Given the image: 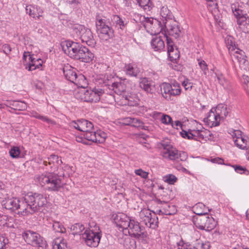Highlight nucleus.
<instances>
[{
	"label": "nucleus",
	"mask_w": 249,
	"mask_h": 249,
	"mask_svg": "<svg viewBox=\"0 0 249 249\" xmlns=\"http://www.w3.org/2000/svg\"><path fill=\"white\" fill-rule=\"evenodd\" d=\"M133 121V118L127 117L124 119V123L126 125H132V122Z\"/></svg>",
	"instance_id": "0e129e2a"
},
{
	"label": "nucleus",
	"mask_w": 249,
	"mask_h": 249,
	"mask_svg": "<svg viewBox=\"0 0 249 249\" xmlns=\"http://www.w3.org/2000/svg\"><path fill=\"white\" fill-rule=\"evenodd\" d=\"M213 110L220 120L224 119L228 113L227 106L223 104H219L215 108H213Z\"/></svg>",
	"instance_id": "c85d7f7f"
},
{
	"label": "nucleus",
	"mask_w": 249,
	"mask_h": 249,
	"mask_svg": "<svg viewBox=\"0 0 249 249\" xmlns=\"http://www.w3.org/2000/svg\"><path fill=\"white\" fill-rule=\"evenodd\" d=\"M26 10L27 13L35 19H40L42 17L43 11L39 7L30 5L26 6Z\"/></svg>",
	"instance_id": "6ab92c4d"
},
{
	"label": "nucleus",
	"mask_w": 249,
	"mask_h": 249,
	"mask_svg": "<svg viewBox=\"0 0 249 249\" xmlns=\"http://www.w3.org/2000/svg\"><path fill=\"white\" fill-rule=\"evenodd\" d=\"M203 120L211 127L218 125L220 121L218 116L214 113L213 108L210 111L207 117Z\"/></svg>",
	"instance_id": "dca6fc26"
},
{
	"label": "nucleus",
	"mask_w": 249,
	"mask_h": 249,
	"mask_svg": "<svg viewBox=\"0 0 249 249\" xmlns=\"http://www.w3.org/2000/svg\"><path fill=\"white\" fill-rule=\"evenodd\" d=\"M12 105L15 110H24L27 108L26 104L21 101H15L13 102Z\"/></svg>",
	"instance_id": "4c0bfd02"
},
{
	"label": "nucleus",
	"mask_w": 249,
	"mask_h": 249,
	"mask_svg": "<svg viewBox=\"0 0 249 249\" xmlns=\"http://www.w3.org/2000/svg\"><path fill=\"white\" fill-rule=\"evenodd\" d=\"M8 241V239L4 236L0 234V249H2L6 245Z\"/></svg>",
	"instance_id": "4d7b16f0"
},
{
	"label": "nucleus",
	"mask_w": 249,
	"mask_h": 249,
	"mask_svg": "<svg viewBox=\"0 0 249 249\" xmlns=\"http://www.w3.org/2000/svg\"><path fill=\"white\" fill-rule=\"evenodd\" d=\"M20 153V150L18 147H13L9 151V154L13 158H18Z\"/></svg>",
	"instance_id": "8fccbe9b"
},
{
	"label": "nucleus",
	"mask_w": 249,
	"mask_h": 249,
	"mask_svg": "<svg viewBox=\"0 0 249 249\" xmlns=\"http://www.w3.org/2000/svg\"><path fill=\"white\" fill-rule=\"evenodd\" d=\"M124 70L126 74L134 77H136L140 72L139 68L135 64H129L125 65Z\"/></svg>",
	"instance_id": "cd10ccee"
},
{
	"label": "nucleus",
	"mask_w": 249,
	"mask_h": 249,
	"mask_svg": "<svg viewBox=\"0 0 249 249\" xmlns=\"http://www.w3.org/2000/svg\"><path fill=\"white\" fill-rule=\"evenodd\" d=\"M53 228L56 232L64 233L66 232V229L61 223L55 221L53 225Z\"/></svg>",
	"instance_id": "37998d69"
},
{
	"label": "nucleus",
	"mask_w": 249,
	"mask_h": 249,
	"mask_svg": "<svg viewBox=\"0 0 249 249\" xmlns=\"http://www.w3.org/2000/svg\"><path fill=\"white\" fill-rule=\"evenodd\" d=\"M140 87L147 93H152L153 92L152 82L146 78H143L141 79Z\"/></svg>",
	"instance_id": "2f4dec72"
},
{
	"label": "nucleus",
	"mask_w": 249,
	"mask_h": 249,
	"mask_svg": "<svg viewBox=\"0 0 249 249\" xmlns=\"http://www.w3.org/2000/svg\"><path fill=\"white\" fill-rule=\"evenodd\" d=\"M155 213V212L153 213L154 217H153L151 213L149 212H147L146 215H144L142 217L143 222L147 227L152 229H155L157 227L158 218L157 216L156 218L155 217L156 216Z\"/></svg>",
	"instance_id": "f3484780"
},
{
	"label": "nucleus",
	"mask_w": 249,
	"mask_h": 249,
	"mask_svg": "<svg viewBox=\"0 0 249 249\" xmlns=\"http://www.w3.org/2000/svg\"><path fill=\"white\" fill-rule=\"evenodd\" d=\"M101 237L100 232H93L90 230H86L82 234V238L86 245L91 247H96L98 246Z\"/></svg>",
	"instance_id": "1a4fd4ad"
},
{
	"label": "nucleus",
	"mask_w": 249,
	"mask_h": 249,
	"mask_svg": "<svg viewBox=\"0 0 249 249\" xmlns=\"http://www.w3.org/2000/svg\"><path fill=\"white\" fill-rule=\"evenodd\" d=\"M112 20L116 23V27L122 29V27L124 26V21L118 16L114 15Z\"/></svg>",
	"instance_id": "de8ad7c7"
},
{
	"label": "nucleus",
	"mask_w": 249,
	"mask_h": 249,
	"mask_svg": "<svg viewBox=\"0 0 249 249\" xmlns=\"http://www.w3.org/2000/svg\"><path fill=\"white\" fill-rule=\"evenodd\" d=\"M242 82L244 84L246 85V87H244V89L249 92V85L248 84L249 83V77L247 75H243L242 79Z\"/></svg>",
	"instance_id": "6e6d98bb"
},
{
	"label": "nucleus",
	"mask_w": 249,
	"mask_h": 249,
	"mask_svg": "<svg viewBox=\"0 0 249 249\" xmlns=\"http://www.w3.org/2000/svg\"><path fill=\"white\" fill-rule=\"evenodd\" d=\"M79 53H77L74 57V59L80 60V61L88 63L92 61L94 57L93 54L85 46L82 47Z\"/></svg>",
	"instance_id": "2eb2a0df"
},
{
	"label": "nucleus",
	"mask_w": 249,
	"mask_h": 249,
	"mask_svg": "<svg viewBox=\"0 0 249 249\" xmlns=\"http://www.w3.org/2000/svg\"><path fill=\"white\" fill-rule=\"evenodd\" d=\"M73 33L79 36L83 43L90 47H94L95 41L93 39L92 33L90 29L83 26L78 25L73 28Z\"/></svg>",
	"instance_id": "39448f33"
},
{
	"label": "nucleus",
	"mask_w": 249,
	"mask_h": 249,
	"mask_svg": "<svg viewBox=\"0 0 249 249\" xmlns=\"http://www.w3.org/2000/svg\"><path fill=\"white\" fill-rule=\"evenodd\" d=\"M3 207L12 211H18L17 214L21 216H24L23 198L20 200L16 197H7L1 201Z\"/></svg>",
	"instance_id": "20e7f679"
},
{
	"label": "nucleus",
	"mask_w": 249,
	"mask_h": 249,
	"mask_svg": "<svg viewBox=\"0 0 249 249\" xmlns=\"http://www.w3.org/2000/svg\"><path fill=\"white\" fill-rule=\"evenodd\" d=\"M2 50L3 52L6 54H9L11 51L10 46L8 44L3 45L2 46Z\"/></svg>",
	"instance_id": "052dcab7"
},
{
	"label": "nucleus",
	"mask_w": 249,
	"mask_h": 249,
	"mask_svg": "<svg viewBox=\"0 0 249 249\" xmlns=\"http://www.w3.org/2000/svg\"><path fill=\"white\" fill-rule=\"evenodd\" d=\"M33 55L29 54V64L27 67H26V69L29 71H33L38 68L39 66L42 65L43 61L40 58L36 59L33 57Z\"/></svg>",
	"instance_id": "a878e982"
},
{
	"label": "nucleus",
	"mask_w": 249,
	"mask_h": 249,
	"mask_svg": "<svg viewBox=\"0 0 249 249\" xmlns=\"http://www.w3.org/2000/svg\"><path fill=\"white\" fill-rule=\"evenodd\" d=\"M139 5L143 7L144 10L150 11L152 8V4L150 0H136Z\"/></svg>",
	"instance_id": "58836bf2"
},
{
	"label": "nucleus",
	"mask_w": 249,
	"mask_h": 249,
	"mask_svg": "<svg viewBox=\"0 0 249 249\" xmlns=\"http://www.w3.org/2000/svg\"><path fill=\"white\" fill-rule=\"evenodd\" d=\"M62 161L61 159L54 155H52L51 156L48 158V160H44L43 164L45 166L47 165V163H48L50 165V167L52 168L53 166L55 167V168H57L59 165H60Z\"/></svg>",
	"instance_id": "393cba45"
},
{
	"label": "nucleus",
	"mask_w": 249,
	"mask_h": 249,
	"mask_svg": "<svg viewBox=\"0 0 249 249\" xmlns=\"http://www.w3.org/2000/svg\"><path fill=\"white\" fill-rule=\"evenodd\" d=\"M198 65L201 69V70L203 71V74L205 75L206 78H209L211 76L210 71L208 70V65L205 61L201 59H198Z\"/></svg>",
	"instance_id": "72a5a7b5"
},
{
	"label": "nucleus",
	"mask_w": 249,
	"mask_h": 249,
	"mask_svg": "<svg viewBox=\"0 0 249 249\" xmlns=\"http://www.w3.org/2000/svg\"><path fill=\"white\" fill-rule=\"evenodd\" d=\"M201 248L202 249H209L210 248V245L208 243H201Z\"/></svg>",
	"instance_id": "774afa93"
},
{
	"label": "nucleus",
	"mask_w": 249,
	"mask_h": 249,
	"mask_svg": "<svg viewBox=\"0 0 249 249\" xmlns=\"http://www.w3.org/2000/svg\"><path fill=\"white\" fill-rule=\"evenodd\" d=\"M73 83L78 87L81 88L82 89H85L88 84L86 78L82 74L77 75L76 79L74 80Z\"/></svg>",
	"instance_id": "473e14b6"
},
{
	"label": "nucleus",
	"mask_w": 249,
	"mask_h": 249,
	"mask_svg": "<svg viewBox=\"0 0 249 249\" xmlns=\"http://www.w3.org/2000/svg\"><path fill=\"white\" fill-rule=\"evenodd\" d=\"M79 43L71 40H66L61 43V47L64 52L70 57L74 59L76 54V49L79 47Z\"/></svg>",
	"instance_id": "f8f14e48"
},
{
	"label": "nucleus",
	"mask_w": 249,
	"mask_h": 249,
	"mask_svg": "<svg viewBox=\"0 0 249 249\" xmlns=\"http://www.w3.org/2000/svg\"><path fill=\"white\" fill-rule=\"evenodd\" d=\"M177 180V178L173 175L170 174L164 178V180L170 184H174Z\"/></svg>",
	"instance_id": "09e8293b"
},
{
	"label": "nucleus",
	"mask_w": 249,
	"mask_h": 249,
	"mask_svg": "<svg viewBox=\"0 0 249 249\" xmlns=\"http://www.w3.org/2000/svg\"><path fill=\"white\" fill-rule=\"evenodd\" d=\"M111 88H112V90H114V92L117 94L121 95L124 91V85L121 83H112Z\"/></svg>",
	"instance_id": "c9c22d12"
},
{
	"label": "nucleus",
	"mask_w": 249,
	"mask_h": 249,
	"mask_svg": "<svg viewBox=\"0 0 249 249\" xmlns=\"http://www.w3.org/2000/svg\"><path fill=\"white\" fill-rule=\"evenodd\" d=\"M162 156L170 160L185 161L187 159V153L184 152L178 151L175 148L166 149L162 151Z\"/></svg>",
	"instance_id": "6e6552de"
},
{
	"label": "nucleus",
	"mask_w": 249,
	"mask_h": 249,
	"mask_svg": "<svg viewBox=\"0 0 249 249\" xmlns=\"http://www.w3.org/2000/svg\"><path fill=\"white\" fill-rule=\"evenodd\" d=\"M107 137V134L101 130L96 132L92 130L90 133H86V139L88 141L100 143H103Z\"/></svg>",
	"instance_id": "ddd939ff"
},
{
	"label": "nucleus",
	"mask_w": 249,
	"mask_h": 249,
	"mask_svg": "<svg viewBox=\"0 0 249 249\" xmlns=\"http://www.w3.org/2000/svg\"><path fill=\"white\" fill-rule=\"evenodd\" d=\"M151 46L155 51L162 50L164 47V42L160 36L156 35L153 37L151 42Z\"/></svg>",
	"instance_id": "4be33fe9"
},
{
	"label": "nucleus",
	"mask_w": 249,
	"mask_h": 249,
	"mask_svg": "<svg viewBox=\"0 0 249 249\" xmlns=\"http://www.w3.org/2000/svg\"><path fill=\"white\" fill-rule=\"evenodd\" d=\"M67 2L70 4L77 5L80 2L79 0H67Z\"/></svg>",
	"instance_id": "69168bd1"
},
{
	"label": "nucleus",
	"mask_w": 249,
	"mask_h": 249,
	"mask_svg": "<svg viewBox=\"0 0 249 249\" xmlns=\"http://www.w3.org/2000/svg\"><path fill=\"white\" fill-rule=\"evenodd\" d=\"M63 73L65 78L72 83L76 79L77 75L76 70L70 66H65L63 68Z\"/></svg>",
	"instance_id": "5701e85b"
},
{
	"label": "nucleus",
	"mask_w": 249,
	"mask_h": 249,
	"mask_svg": "<svg viewBox=\"0 0 249 249\" xmlns=\"http://www.w3.org/2000/svg\"><path fill=\"white\" fill-rule=\"evenodd\" d=\"M165 26L167 28V31L170 36H173L176 38L180 36L181 31L177 24L175 23L170 24L168 25L167 27V23H166Z\"/></svg>",
	"instance_id": "bb28decb"
},
{
	"label": "nucleus",
	"mask_w": 249,
	"mask_h": 249,
	"mask_svg": "<svg viewBox=\"0 0 249 249\" xmlns=\"http://www.w3.org/2000/svg\"><path fill=\"white\" fill-rule=\"evenodd\" d=\"M207 133L208 132L206 130H194L195 140L199 141L201 139H203L205 137H206Z\"/></svg>",
	"instance_id": "a19ab883"
},
{
	"label": "nucleus",
	"mask_w": 249,
	"mask_h": 249,
	"mask_svg": "<svg viewBox=\"0 0 249 249\" xmlns=\"http://www.w3.org/2000/svg\"><path fill=\"white\" fill-rule=\"evenodd\" d=\"M61 176L52 173L46 172L36 177V181L42 186L47 185L49 190L58 191L63 187V183Z\"/></svg>",
	"instance_id": "f03ea898"
},
{
	"label": "nucleus",
	"mask_w": 249,
	"mask_h": 249,
	"mask_svg": "<svg viewBox=\"0 0 249 249\" xmlns=\"http://www.w3.org/2000/svg\"><path fill=\"white\" fill-rule=\"evenodd\" d=\"M211 161L213 163H216L218 164H222L223 163V160L219 158H213L211 159Z\"/></svg>",
	"instance_id": "680f3d73"
},
{
	"label": "nucleus",
	"mask_w": 249,
	"mask_h": 249,
	"mask_svg": "<svg viewBox=\"0 0 249 249\" xmlns=\"http://www.w3.org/2000/svg\"><path fill=\"white\" fill-rule=\"evenodd\" d=\"M194 224L199 229L208 231L213 229L216 225L214 219L208 214L197 217L194 221Z\"/></svg>",
	"instance_id": "423d86ee"
},
{
	"label": "nucleus",
	"mask_w": 249,
	"mask_h": 249,
	"mask_svg": "<svg viewBox=\"0 0 249 249\" xmlns=\"http://www.w3.org/2000/svg\"><path fill=\"white\" fill-rule=\"evenodd\" d=\"M167 41V52L169 56L174 59L178 58L179 55L177 49L174 48V46L172 40L167 36H164Z\"/></svg>",
	"instance_id": "aec40b11"
},
{
	"label": "nucleus",
	"mask_w": 249,
	"mask_h": 249,
	"mask_svg": "<svg viewBox=\"0 0 249 249\" xmlns=\"http://www.w3.org/2000/svg\"><path fill=\"white\" fill-rule=\"evenodd\" d=\"M31 114L33 117L39 119L42 121L45 122L47 123L49 125H53L56 124V123L54 121L49 119L47 116L40 115L36 111H33L31 113Z\"/></svg>",
	"instance_id": "f704fd0d"
},
{
	"label": "nucleus",
	"mask_w": 249,
	"mask_h": 249,
	"mask_svg": "<svg viewBox=\"0 0 249 249\" xmlns=\"http://www.w3.org/2000/svg\"><path fill=\"white\" fill-rule=\"evenodd\" d=\"M132 126L141 128L142 129L146 130L147 126L143 125V123L140 120L137 118H133V121L132 122Z\"/></svg>",
	"instance_id": "a18cd8bd"
},
{
	"label": "nucleus",
	"mask_w": 249,
	"mask_h": 249,
	"mask_svg": "<svg viewBox=\"0 0 249 249\" xmlns=\"http://www.w3.org/2000/svg\"><path fill=\"white\" fill-rule=\"evenodd\" d=\"M237 22L240 28L243 32H246L249 30V20L246 13L242 14L240 17L238 18Z\"/></svg>",
	"instance_id": "b1692460"
},
{
	"label": "nucleus",
	"mask_w": 249,
	"mask_h": 249,
	"mask_svg": "<svg viewBox=\"0 0 249 249\" xmlns=\"http://www.w3.org/2000/svg\"><path fill=\"white\" fill-rule=\"evenodd\" d=\"M143 18L144 19L146 24L153 25L154 24V19L151 18H145L143 17Z\"/></svg>",
	"instance_id": "e2e57ef3"
},
{
	"label": "nucleus",
	"mask_w": 249,
	"mask_h": 249,
	"mask_svg": "<svg viewBox=\"0 0 249 249\" xmlns=\"http://www.w3.org/2000/svg\"><path fill=\"white\" fill-rule=\"evenodd\" d=\"M47 201L42 194L28 193L23 197L24 216L32 214L36 212H42V208L47 204Z\"/></svg>",
	"instance_id": "f257e3e1"
},
{
	"label": "nucleus",
	"mask_w": 249,
	"mask_h": 249,
	"mask_svg": "<svg viewBox=\"0 0 249 249\" xmlns=\"http://www.w3.org/2000/svg\"><path fill=\"white\" fill-rule=\"evenodd\" d=\"M182 86L185 90H191L193 87V84L188 79H185L182 83Z\"/></svg>",
	"instance_id": "603ef678"
},
{
	"label": "nucleus",
	"mask_w": 249,
	"mask_h": 249,
	"mask_svg": "<svg viewBox=\"0 0 249 249\" xmlns=\"http://www.w3.org/2000/svg\"><path fill=\"white\" fill-rule=\"evenodd\" d=\"M127 232L130 236L138 238L141 237V236H143L144 234L142 228L140 226L137 221L133 219H132L130 222Z\"/></svg>",
	"instance_id": "4468645a"
},
{
	"label": "nucleus",
	"mask_w": 249,
	"mask_h": 249,
	"mask_svg": "<svg viewBox=\"0 0 249 249\" xmlns=\"http://www.w3.org/2000/svg\"><path fill=\"white\" fill-rule=\"evenodd\" d=\"M135 173L137 175H138L143 178L146 179L148 178V173L141 169L135 170Z\"/></svg>",
	"instance_id": "5fc2aeb1"
},
{
	"label": "nucleus",
	"mask_w": 249,
	"mask_h": 249,
	"mask_svg": "<svg viewBox=\"0 0 249 249\" xmlns=\"http://www.w3.org/2000/svg\"><path fill=\"white\" fill-rule=\"evenodd\" d=\"M172 118L170 116L166 114H162L161 118V122L164 124H171Z\"/></svg>",
	"instance_id": "864d4df0"
},
{
	"label": "nucleus",
	"mask_w": 249,
	"mask_h": 249,
	"mask_svg": "<svg viewBox=\"0 0 249 249\" xmlns=\"http://www.w3.org/2000/svg\"><path fill=\"white\" fill-rule=\"evenodd\" d=\"M178 249H198L194 246L188 243H184L183 241L179 242L177 245Z\"/></svg>",
	"instance_id": "c03bdc74"
},
{
	"label": "nucleus",
	"mask_w": 249,
	"mask_h": 249,
	"mask_svg": "<svg viewBox=\"0 0 249 249\" xmlns=\"http://www.w3.org/2000/svg\"><path fill=\"white\" fill-rule=\"evenodd\" d=\"M22 236L25 242L34 247H40L42 244V239L40 235L33 231H28L24 232Z\"/></svg>",
	"instance_id": "9b49d317"
},
{
	"label": "nucleus",
	"mask_w": 249,
	"mask_h": 249,
	"mask_svg": "<svg viewBox=\"0 0 249 249\" xmlns=\"http://www.w3.org/2000/svg\"><path fill=\"white\" fill-rule=\"evenodd\" d=\"M189 132V131H186L182 129V131L180 132V134L183 138H187Z\"/></svg>",
	"instance_id": "338daca9"
},
{
	"label": "nucleus",
	"mask_w": 249,
	"mask_h": 249,
	"mask_svg": "<svg viewBox=\"0 0 249 249\" xmlns=\"http://www.w3.org/2000/svg\"><path fill=\"white\" fill-rule=\"evenodd\" d=\"M111 25L110 20L109 18L106 17H101L97 16L96 17V26L97 30H100V27L104 28L106 26H110Z\"/></svg>",
	"instance_id": "c756f323"
},
{
	"label": "nucleus",
	"mask_w": 249,
	"mask_h": 249,
	"mask_svg": "<svg viewBox=\"0 0 249 249\" xmlns=\"http://www.w3.org/2000/svg\"><path fill=\"white\" fill-rule=\"evenodd\" d=\"M211 76L208 79L209 80H216L218 83L223 87L225 89L228 88L229 82L225 78L223 74L214 72L213 70H210Z\"/></svg>",
	"instance_id": "a211bd4d"
},
{
	"label": "nucleus",
	"mask_w": 249,
	"mask_h": 249,
	"mask_svg": "<svg viewBox=\"0 0 249 249\" xmlns=\"http://www.w3.org/2000/svg\"><path fill=\"white\" fill-rule=\"evenodd\" d=\"M160 90L164 98L169 100L171 99V95H179L181 92V88L179 84L177 82H174L172 84L164 83L161 85Z\"/></svg>",
	"instance_id": "0eeeda50"
},
{
	"label": "nucleus",
	"mask_w": 249,
	"mask_h": 249,
	"mask_svg": "<svg viewBox=\"0 0 249 249\" xmlns=\"http://www.w3.org/2000/svg\"><path fill=\"white\" fill-rule=\"evenodd\" d=\"M232 167L234 168V170L239 174L244 173L245 175L249 174V171L247 170L246 168H244L240 165H233Z\"/></svg>",
	"instance_id": "3c124183"
},
{
	"label": "nucleus",
	"mask_w": 249,
	"mask_h": 249,
	"mask_svg": "<svg viewBox=\"0 0 249 249\" xmlns=\"http://www.w3.org/2000/svg\"><path fill=\"white\" fill-rule=\"evenodd\" d=\"M66 244L63 240L57 239L54 240L53 245V249H66Z\"/></svg>",
	"instance_id": "79ce46f5"
},
{
	"label": "nucleus",
	"mask_w": 249,
	"mask_h": 249,
	"mask_svg": "<svg viewBox=\"0 0 249 249\" xmlns=\"http://www.w3.org/2000/svg\"><path fill=\"white\" fill-rule=\"evenodd\" d=\"M99 36L102 40H107L111 38L113 35V30L110 26H106V27L102 28L100 27V30H97Z\"/></svg>",
	"instance_id": "412c9836"
},
{
	"label": "nucleus",
	"mask_w": 249,
	"mask_h": 249,
	"mask_svg": "<svg viewBox=\"0 0 249 249\" xmlns=\"http://www.w3.org/2000/svg\"><path fill=\"white\" fill-rule=\"evenodd\" d=\"M194 213L199 216L207 214L210 210L202 203H198L193 207Z\"/></svg>",
	"instance_id": "7c9ffc66"
},
{
	"label": "nucleus",
	"mask_w": 249,
	"mask_h": 249,
	"mask_svg": "<svg viewBox=\"0 0 249 249\" xmlns=\"http://www.w3.org/2000/svg\"><path fill=\"white\" fill-rule=\"evenodd\" d=\"M71 126L80 131L83 132L86 139V133H90L93 129V125L90 122L85 119H80L71 123Z\"/></svg>",
	"instance_id": "9d476101"
},
{
	"label": "nucleus",
	"mask_w": 249,
	"mask_h": 249,
	"mask_svg": "<svg viewBox=\"0 0 249 249\" xmlns=\"http://www.w3.org/2000/svg\"><path fill=\"white\" fill-rule=\"evenodd\" d=\"M70 229L72 231L73 234H80L84 230L85 227L83 225L80 223H76L72 225Z\"/></svg>",
	"instance_id": "e433bc0d"
},
{
	"label": "nucleus",
	"mask_w": 249,
	"mask_h": 249,
	"mask_svg": "<svg viewBox=\"0 0 249 249\" xmlns=\"http://www.w3.org/2000/svg\"><path fill=\"white\" fill-rule=\"evenodd\" d=\"M168 208H172L173 209L172 212H170L166 209V208H163L162 210H158L156 211V213H158L160 214H165V215H173L175 213L176 210L174 205L167 206Z\"/></svg>",
	"instance_id": "ea45409f"
},
{
	"label": "nucleus",
	"mask_w": 249,
	"mask_h": 249,
	"mask_svg": "<svg viewBox=\"0 0 249 249\" xmlns=\"http://www.w3.org/2000/svg\"><path fill=\"white\" fill-rule=\"evenodd\" d=\"M103 92L102 89H80L75 92L74 96L76 99L84 102L96 103L100 100Z\"/></svg>",
	"instance_id": "7ed1b4c3"
},
{
	"label": "nucleus",
	"mask_w": 249,
	"mask_h": 249,
	"mask_svg": "<svg viewBox=\"0 0 249 249\" xmlns=\"http://www.w3.org/2000/svg\"><path fill=\"white\" fill-rule=\"evenodd\" d=\"M125 218L126 219L125 221H122L120 223V227L123 229L124 232L128 231L130 222L132 220L128 217H125Z\"/></svg>",
	"instance_id": "49530a36"
},
{
	"label": "nucleus",
	"mask_w": 249,
	"mask_h": 249,
	"mask_svg": "<svg viewBox=\"0 0 249 249\" xmlns=\"http://www.w3.org/2000/svg\"><path fill=\"white\" fill-rule=\"evenodd\" d=\"M171 124L175 128L178 129V127H179L181 129H182L183 124L179 121H176L174 123H173L172 121Z\"/></svg>",
	"instance_id": "13d9d810"
},
{
	"label": "nucleus",
	"mask_w": 249,
	"mask_h": 249,
	"mask_svg": "<svg viewBox=\"0 0 249 249\" xmlns=\"http://www.w3.org/2000/svg\"><path fill=\"white\" fill-rule=\"evenodd\" d=\"M232 10L234 16L237 19L238 18L240 17L243 14H242V11L239 9L235 8L234 10L232 7Z\"/></svg>",
	"instance_id": "bf43d9fd"
}]
</instances>
